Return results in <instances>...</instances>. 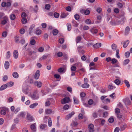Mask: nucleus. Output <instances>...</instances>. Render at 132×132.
<instances>
[{
	"label": "nucleus",
	"instance_id": "nucleus-63",
	"mask_svg": "<svg viewBox=\"0 0 132 132\" xmlns=\"http://www.w3.org/2000/svg\"><path fill=\"white\" fill-rule=\"evenodd\" d=\"M78 119H82L83 118V116L82 114L80 113L78 116Z\"/></svg>",
	"mask_w": 132,
	"mask_h": 132
},
{
	"label": "nucleus",
	"instance_id": "nucleus-50",
	"mask_svg": "<svg viewBox=\"0 0 132 132\" xmlns=\"http://www.w3.org/2000/svg\"><path fill=\"white\" fill-rule=\"evenodd\" d=\"M67 15L65 13H63L61 14L60 17L62 18H64L66 17Z\"/></svg>",
	"mask_w": 132,
	"mask_h": 132
},
{
	"label": "nucleus",
	"instance_id": "nucleus-21",
	"mask_svg": "<svg viewBox=\"0 0 132 132\" xmlns=\"http://www.w3.org/2000/svg\"><path fill=\"white\" fill-rule=\"evenodd\" d=\"M101 46V44L100 43H97L93 45L94 48H98L100 47Z\"/></svg>",
	"mask_w": 132,
	"mask_h": 132
},
{
	"label": "nucleus",
	"instance_id": "nucleus-11",
	"mask_svg": "<svg viewBox=\"0 0 132 132\" xmlns=\"http://www.w3.org/2000/svg\"><path fill=\"white\" fill-rule=\"evenodd\" d=\"M75 113L74 112L72 111L71 112V113H70L69 114L67 115L66 117L65 118V119L68 120L72 116L75 114Z\"/></svg>",
	"mask_w": 132,
	"mask_h": 132
},
{
	"label": "nucleus",
	"instance_id": "nucleus-18",
	"mask_svg": "<svg viewBox=\"0 0 132 132\" xmlns=\"http://www.w3.org/2000/svg\"><path fill=\"white\" fill-rule=\"evenodd\" d=\"M10 64L9 62L7 61H6L4 64V67L5 69H8L9 67Z\"/></svg>",
	"mask_w": 132,
	"mask_h": 132
},
{
	"label": "nucleus",
	"instance_id": "nucleus-13",
	"mask_svg": "<svg viewBox=\"0 0 132 132\" xmlns=\"http://www.w3.org/2000/svg\"><path fill=\"white\" fill-rule=\"evenodd\" d=\"M36 123H34L32 124L30 126V128L32 131V132L35 131L36 130Z\"/></svg>",
	"mask_w": 132,
	"mask_h": 132
},
{
	"label": "nucleus",
	"instance_id": "nucleus-58",
	"mask_svg": "<svg viewBox=\"0 0 132 132\" xmlns=\"http://www.w3.org/2000/svg\"><path fill=\"white\" fill-rule=\"evenodd\" d=\"M7 35V32L6 31L3 32L2 34V36L4 37H5Z\"/></svg>",
	"mask_w": 132,
	"mask_h": 132
},
{
	"label": "nucleus",
	"instance_id": "nucleus-34",
	"mask_svg": "<svg viewBox=\"0 0 132 132\" xmlns=\"http://www.w3.org/2000/svg\"><path fill=\"white\" fill-rule=\"evenodd\" d=\"M58 33V31L57 29H54L53 31V34L54 35H56Z\"/></svg>",
	"mask_w": 132,
	"mask_h": 132
},
{
	"label": "nucleus",
	"instance_id": "nucleus-27",
	"mask_svg": "<svg viewBox=\"0 0 132 132\" xmlns=\"http://www.w3.org/2000/svg\"><path fill=\"white\" fill-rule=\"evenodd\" d=\"M47 127V125L45 124H41L40 125V129L43 130L45 129Z\"/></svg>",
	"mask_w": 132,
	"mask_h": 132
},
{
	"label": "nucleus",
	"instance_id": "nucleus-26",
	"mask_svg": "<svg viewBox=\"0 0 132 132\" xmlns=\"http://www.w3.org/2000/svg\"><path fill=\"white\" fill-rule=\"evenodd\" d=\"M13 77L15 78H17L19 77V75L16 72H14L12 74Z\"/></svg>",
	"mask_w": 132,
	"mask_h": 132
},
{
	"label": "nucleus",
	"instance_id": "nucleus-20",
	"mask_svg": "<svg viewBox=\"0 0 132 132\" xmlns=\"http://www.w3.org/2000/svg\"><path fill=\"white\" fill-rule=\"evenodd\" d=\"M130 31V29L129 27L127 26L126 27L125 29V34L126 35H128Z\"/></svg>",
	"mask_w": 132,
	"mask_h": 132
},
{
	"label": "nucleus",
	"instance_id": "nucleus-39",
	"mask_svg": "<svg viewBox=\"0 0 132 132\" xmlns=\"http://www.w3.org/2000/svg\"><path fill=\"white\" fill-rule=\"evenodd\" d=\"M126 126V124H125L121 126L120 128V131H122L125 129Z\"/></svg>",
	"mask_w": 132,
	"mask_h": 132
},
{
	"label": "nucleus",
	"instance_id": "nucleus-35",
	"mask_svg": "<svg viewBox=\"0 0 132 132\" xmlns=\"http://www.w3.org/2000/svg\"><path fill=\"white\" fill-rule=\"evenodd\" d=\"M10 18L11 20H13L15 18V16L14 14H11L10 16Z\"/></svg>",
	"mask_w": 132,
	"mask_h": 132
},
{
	"label": "nucleus",
	"instance_id": "nucleus-54",
	"mask_svg": "<svg viewBox=\"0 0 132 132\" xmlns=\"http://www.w3.org/2000/svg\"><path fill=\"white\" fill-rule=\"evenodd\" d=\"M69 105L66 104L63 107V109L65 110H68L69 108Z\"/></svg>",
	"mask_w": 132,
	"mask_h": 132
},
{
	"label": "nucleus",
	"instance_id": "nucleus-47",
	"mask_svg": "<svg viewBox=\"0 0 132 132\" xmlns=\"http://www.w3.org/2000/svg\"><path fill=\"white\" fill-rule=\"evenodd\" d=\"M116 88V87L113 86L112 85H109L108 86V88L109 89H113Z\"/></svg>",
	"mask_w": 132,
	"mask_h": 132
},
{
	"label": "nucleus",
	"instance_id": "nucleus-64",
	"mask_svg": "<svg viewBox=\"0 0 132 132\" xmlns=\"http://www.w3.org/2000/svg\"><path fill=\"white\" fill-rule=\"evenodd\" d=\"M41 31L40 30H37L36 31V34L39 35L41 34Z\"/></svg>",
	"mask_w": 132,
	"mask_h": 132
},
{
	"label": "nucleus",
	"instance_id": "nucleus-44",
	"mask_svg": "<svg viewBox=\"0 0 132 132\" xmlns=\"http://www.w3.org/2000/svg\"><path fill=\"white\" fill-rule=\"evenodd\" d=\"M120 112V110L118 108H116L115 109V112L116 114H119Z\"/></svg>",
	"mask_w": 132,
	"mask_h": 132
},
{
	"label": "nucleus",
	"instance_id": "nucleus-2",
	"mask_svg": "<svg viewBox=\"0 0 132 132\" xmlns=\"http://www.w3.org/2000/svg\"><path fill=\"white\" fill-rule=\"evenodd\" d=\"M31 97L33 100H37L39 98V95L37 94L36 91L33 94L31 95Z\"/></svg>",
	"mask_w": 132,
	"mask_h": 132
},
{
	"label": "nucleus",
	"instance_id": "nucleus-8",
	"mask_svg": "<svg viewBox=\"0 0 132 132\" xmlns=\"http://www.w3.org/2000/svg\"><path fill=\"white\" fill-rule=\"evenodd\" d=\"M40 72L39 70H37L36 72L34 75V78L36 80L38 79L40 76Z\"/></svg>",
	"mask_w": 132,
	"mask_h": 132
},
{
	"label": "nucleus",
	"instance_id": "nucleus-6",
	"mask_svg": "<svg viewBox=\"0 0 132 132\" xmlns=\"http://www.w3.org/2000/svg\"><path fill=\"white\" fill-rule=\"evenodd\" d=\"M35 25L34 24H32L30 27L29 31L30 35H32L34 31V29L35 28Z\"/></svg>",
	"mask_w": 132,
	"mask_h": 132
},
{
	"label": "nucleus",
	"instance_id": "nucleus-29",
	"mask_svg": "<svg viewBox=\"0 0 132 132\" xmlns=\"http://www.w3.org/2000/svg\"><path fill=\"white\" fill-rule=\"evenodd\" d=\"M74 104H77L79 103V101L77 98L75 96L73 98Z\"/></svg>",
	"mask_w": 132,
	"mask_h": 132
},
{
	"label": "nucleus",
	"instance_id": "nucleus-49",
	"mask_svg": "<svg viewBox=\"0 0 132 132\" xmlns=\"http://www.w3.org/2000/svg\"><path fill=\"white\" fill-rule=\"evenodd\" d=\"M25 113L24 112H21L19 114V116L21 117H24L25 116Z\"/></svg>",
	"mask_w": 132,
	"mask_h": 132
},
{
	"label": "nucleus",
	"instance_id": "nucleus-5",
	"mask_svg": "<svg viewBox=\"0 0 132 132\" xmlns=\"http://www.w3.org/2000/svg\"><path fill=\"white\" fill-rule=\"evenodd\" d=\"M29 86H27L23 87L22 89V91L25 94H27L29 92Z\"/></svg>",
	"mask_w": 132,
	"mask_h": 132
},
{
	"label": "nucleus",
	"instance_id": "nucleus-17",
	"mask_svg": "<svg viewBox=\"0 0 132 132\" xmlns=\"http://www.w3.org/2000/svg\"><path fill=\"white\" fill-rule=\"evenodd\" d=\"M38 105V103L36 102L30 105L29 107L31 109H34Z\"/></svg>",
	"mask_w": 132,
	"mask_h": 132
},
{
	"label": "nucleus",
	"instance_id": "nucleus-32",
	"mask_svg": "<svg viewBox=\"0 0 132 132\" xmlns=\"http://www.w3.org/2000/svg\"><path fill=\"white\" fill-rule=\"evenodd\" d=\"M5 19L3 20L1 22V24L4 25L6 24L7 22V17H5Z\"/></svg>",
	"mask_w": 132,
	"mask_h": 132
},
{
	"label": "nucleus",
	"instance_id": "nucleus-41",
	"mask_svg": "<svg viewBox=\"0 0 132 132\" xmlns=\"http://www.w3.org/2000/svg\"><path fill=\"white\" fill-rule=\"evenodd\" d=\"M50 104L51 103L49 101L47 100L46 101L45 103V106H50Z\"/></svg>",
	"mask_w": 132,
	"mask_h": 132
},
{
	"label": "nucleus",
	"instance_id": "nucleus-30",
	"mask_svg": "<svg viewBox=\"0 0 132 132\" xmlns=\"http://www.w3.org/2000/svg\"><path fill=\"white\" fill-rule=\"evenodd\" d=\"M111 47L112 49L114 51L117 50V47L116 45L114 44H112Z\"/></svg>",
	"mask_w": 132,
	"mask_h": 132
},
{
	"label": "nucleus",
	"instance_id": "nucleus-19",
	"mask_svg": "<svg viewBox=\"0 0 132 132\" xmlns=\"http://www.w3.org/2000/svg\"><path fill=\"white\" fill-rule=\"evenodd\" d=\"M129 43V40H127L125 42L123 43V47L124 48H126L127 47Z\"/></svg>",
	"mask_w": 132,
	"mask_h": 132
},
{
	"label": "nucleus",
	"instance_id": "nucleus-22",
	"mask_svg": "<svg viewBox=\"0 0 132 132\" xmlns=\"http://www.w3.org/2000/svg\"><path fill=\"white\" fill-rule=\"evenodd\" d=\"M27 116L28 120L30 121H32L33 120L32 117L29 114L27 113Z\"/></svg>",
	"mask_w": 132,
	"mask_h": 132
},
{
	"label": "nucleus",
	"instance_id": "nucleus-36",
	"mask_svg": "<svg viewBox=\"0 0 132 132\" xmlns=\"http://www.w3.org/2000/svg\"><path fill=\"white\" fill-rule=\"evenodd\" d=\"M116 57L118 59H119L120 58L119 51L118 49L116 51Z\"/></svg>",
	"mask_w": 132,
	"mask_h": 132
},
{
	"label": "nucleus",
	"instance_id": "nucleus-10",
	"mask_svg": "<svg viewBox=\"0 0 132 132\" xmlns=\"http://www.w3.org/2000/svg\"><path fill=\"white\" fill-rule=\"evenodd\" d=\"M89 131V132H93L94 131V125L93 124H90L88 126Z\"/></svg>",
	"mask_w": 132,
	"mask_h": 132
},
{
	"label": "nucleus",
	"instance_id": "nucleus-23",
	"mask_svg": "<svg viewBox=\"0 0 132 132\" xmlns=\"http://www.w3.org/2000/svg\"><path fill=\"white\" fill-rule=\"evenodd\" d=\"M67 27V30L68 31H70L71 29V26L70 23H68L66 24Z\"/></svg>",
	"mask_w": 132,
	"mask_h": 132
},
{
	"label": "nucleus",
	"instance_id": "nucleus-4",
	"mask_svg": "<svg viewBox=\"0 0 132 132\" xmlns=\"http://www.w3.org/2000/svg\"><path fill=\"white\" fill-rule=\"evenodd\" d=\"M70 100V99L69 97H66L62 100L61 103L62 104L68 103L69 102Z\"/></svg>",
	"mask_w": 132,
	"mask_h": 132
},
{
	"label": "nucleus",
	"instance_id": "nucleus-57",
	"mask_svg": "<svg viewBox=\"0 0 132 132\" xmlns=\"http://www.w3.org/2000/svg\"><path fill=\"white\" fill-rule=\"evenodd\" d=\"M15 38V40L16 43H19V37H16Z\"/></svg>",
	"mask_w": 132,
	"mask_h": 132
},
{
	"label": "nucleus",
	"instance_id": "nucleus-55",
	"mask_svg": "<svg viewBox=\"0 0 132 132\" xmlns=\"http://www.w3.org/2000/svg\"><path fill=\"white\" fill-rule=\"evenodd\" d=\"M44 50V48L43 47H39L38 49V51L40 52H43Z\"/></svg>",
	"mask_w": 132,
	"mask_h": 132
},
{
	"label": "nucleus",
	"instance_id": "nucleus-7",
	"mask_svg": "<svg viewBox=\"0 0 132 132\" xmlns=\"http://www.w3.org/2000/svg\"><path fill=\"white\" fill-rule=\"evenodd\" d=\"M34 84L36 86H37L38 88H40L42 85V83L40 81H35L34 82Z\"/></svg>",
	"mask_w": 132,
	"mask_h": 132
},
{
	"label": "nucleus",
	"instance_id": "nucleus-46",
	"mask_svg": "<svg viewBox=\"0 0 132 132\" xmlns=\"http://www.w3.org/2000/svg\"><path fill=\"white\" fill-rule=\"evenodd\" d=\"M23 24H24L27 22V20L26 18H23L21 20Z\"/></svg>",
	"mask_w": 132,
	"mask_h": 132
},
{
	"label": "nucleus",
	"instance_id": "nucleus-61",
	"mask_svg": "<svg viewBox=\"0 0 132 132\" xmlns=\"http://www.w3.org/2000/svg\"><path fill=\"white\" fill-rule=\"evenodd\" d=\"M25 30L23 29H21L20 30V33L21 34H24L25 33Z\"/></svg>",
	"mask_w": 132,
	"mask_h": 132
},
{
	"label": "nucleus",
	"instance_id": "nucleus-62",
	"mask_svg": "<svg viewBox=\"0 0 132 132\" xmlns=\"http://www.w3.org/2000/svg\"><path fill=\"white\" fill-rule=\"evenodd\" d=\"M8 86L9 87L12 86L14 84V83L13 82H10L7 83Z\"/></svg>",
	"mask_w": 132,
	"mask_h": 132
},
{
	"label": "nucleus",
	"instance_id": "nucleus-1",
	"mask_svg": "<svg viewBox=\"0 0 132 132\" xmlns=\"http://www.w3.org/2000/svg\"><path fill=\"white\" fill-rule=\"evenodd\" d=\"M76 66L77 67H78V68H80L82 66L81 64L80 63H77L73 65H72L71 67V71H75L76 70L77 68Z\"/></svg>",
	"mask_w": 132,
	"mask_h": 132
},
{
	"label": "nucleus",
	"instance_id": "nucleus-43",
	"mask_svg": "<svg viewBox=\"0 0 132 132\" xmlns=\"http://www.w3.org/2000/svg\"><path fill=\"white\" fill-rule=\"evenodd\" d=\"M21 16L22 19L26 18L27 16V14L23 12L22 13Z\"/></svg>",
	"mask_w": 132,
	"mask_h": 132
},
{
	"label": "nucleus",
	"instance_id": "nucleus-38",
	"mask_svg": "<svg viewBox=\"0 0 132 132\" xmlns=\"http://www.w3.org/2000/svg\"><path fill=\"white\" fill-rule=\"evenodd\" d=\"M52 122L51 119V118L49 117L48 119V125L49 127H50L52 126Z\"/></svg>",
	"mask_w": 132,
	"mask_h": 132
},
{
	"label": "nucleus",
	"instance_id": "nucleus-60",
	"mask_svg": "<svg viewBox=\"0 0 132 132\" xmlns=\"http://www.w3.org/2000/svg\"><path fill=\"white\" fill-rule=\"evenodd\" d=\"M11 56L10 52L9 51H8L6 53V57L7 58H9Z\"/></svg>",
	"mask_w": 132,
	"mask_h": 132
},
{
	"label": "nucleus",
	"instance_id": "nucleus-40",
	"mask_svg": "<svg viewBox=\"0 0 132 132\" xmlns=\"http://www.w3.org/2000/svg\"><path fill=\"white\" fill-rule=\"evenodd\" d=\"M118 62L117 60L115 58L112 59L111 60V62L112 64H115Z\"/></svg>",
	"mask_w": 132,
	"mask_h": 132
},
{
	"label": "nucleus",
	"instance_id": "nucleus-45",
	"mask_svg": "<svg viewBox=\"0 0 132 132\" xmlns=\"http://www.w3.org/2000/svg\"><path fill=\"white\" fill-rule=\"evenodd\" d=\"M50 7L51 6L49 4H47L45 5V8L46 10H49Z\"/></svg>",
	"mask_w": 132,
	"mask_h": 132
},
{
	"label": "nucleus",
	"instance_id": "nucleus-15",
	"mask_svg": "<svg viewBox=\"0 0 132 132\" xmlns=\"http://www.w3.org/2000/svg\"><path fill=\"white\" fill-rule=\"evenodd\" d=\"M7 109L6 108H4V109L1 110V114L2 115H5L6 113V111L7 110Z\"/></svg>",
	"mask_w": 132,
	"mask_h": 132
},
{
	"label": "nucleus",
	"instance_id": "nucleus-16",
	"mask_svg": "<svg viewBox=\"0 0 132 132\" xmlns=\"http://www.w3.org/2000/svg\"><path fill=\"white\" fill-rule=\"evenodd\" d=\"M91 32L93 34H96L98 32V30L95 28H93L90 30Z\"/></svg>",
	"mask_w": 132,
	"mask_h": 132
},
{
	"label": "nucleus",
	"instance_id": "nucleus-42",
	"mask_svg": "<svg viewBox=\"0 0 132 132\" xmlns=\"http://www.w3.org/2000/svg\"><path fill=\"white\" fill-rule=\"evenodd\" d=\"M36 43L35 40L34 39H31L30 42V44L32 45H34Z\"/></svg>",
	"mask_w": 132,
	"mask_h": 132
},
{
	"label": "nucleus",
	"instance_id": "nucleus-48",
	"mask_svg": "<svg viewBox=\"0 0 132 132\" xmlns=\"http://www.w3.org/2000/svg\"><path fill=\"white\" fill-rule=\"evenodd\" d=\"M125 55L126 58H128L130 55V53L129 52H127L125 53Z\"/></svg>",
	"mask_w": 132,
	"mask_h": 132
},
{
	"label": "nucleus",
	"instance_id": "nucleus-9",
	"mask_svg": "<svg viewBox=\"0 0 132 132\" xmlns=\"http://www.w3.org/2000/svg\"><path fill=\"white\" fill-rule=\"evenodd\" d=\"M82 47L81 46H79L78 47L77 50L79 53L80 54H84L85 52L84 50H82Z\"/></svg>",
	"mask_w": 132,
	"mask_h": 132
},
{
	"label": "nucleus",
	"instance_id": "nucleus-51",
	"mask_svg": "<svg viewBox=\"0 0 132 132\" xmlns=\"http://www.w3.org/2000/svg\"><path fill=\"white\" fill-rule=\"evenodd\" d=\"M59 42L60 44H62L64 42V39L63 38H61L59 40Z\"/></svg>",
	"mask_w": 132,
	"mask_h": 132
},
{
	"label": "nucleus",
	"instance_id": "nucleus-28",
	"mask_svg": "<svg viewBox=\"0 0 132 132\" xmlns=\"http://www.w3.org/2000/svg\"><path fill=\"white\" fill-rule=\"evenodd\" d=\"M124 82L128 88H129L130 85L129 81L128 80H124Z\"/></svg>",
	"mask_w": 132,
	"mask_h": 132
},
{
	"label": "nucleus",
	"instance_id": "nucleus-53",
	"mask_svg": "<svg viewBox=\"0 0 132 132\" xmlns=\"http://www.w3.org/2000/svg\"><path fill=\"white\" fill-rule=\"evenodd\" d=\"M85 22L87 24H91L93 23H91V20L89 19H88L86 20Z\"/></svg>",
	"mask_w": 132,
	"mask_h": 132
},
{
	"label": "nucleus",
	"instance_id": "nucleus-59",
	"mask_svg": "<svg viewBox=\"0 0 132 132\" xmlns=\"http://www.w3.org/2000/svg\"><path fill=\"white\" fill-rule=\"evenodd\" d=\"M110 97L113 98L114 99L116 98L115 94V93H113L112 94L110 95L109 96Z\"/></svg>",
	"mask_w": 132,
	"mask_h": 132
},
{
	"label": "nucleus",
	"instance_id": "nucleus-37",
	"mask_svg": "<svg viewBox=\"0 0 132 132\" xmlns=\"http://www.w3.org/2000/svg\"><path fill=\"white\" fill-rule=\"evenodd\" d=\"M129 61L130 60L129 59H127L124 60L123 64L124 65H126L127 64Z\"/></svg>",
	"mask_w": 132,
	"mask_h": 132
},
{
	"label": "nucleus",
	"instance_id": "nucleus-56",
	"mask_svg": "<svg viewBox=\"0 0 132 132\" xmlns=\"http://www.w3.org/2000/svg\"><path fill=\"white\" fill-rule=\"evenodd\" d=\"M57 55L58 57H61L62 56L63 54L62 52H59L57 53Z\"/></svg>",
	"mask_w": 132,
	"mask_h": 132
},
{
	"label": "nucleus",
	"instance_id": "nucleus-3",
	"mask_svg": "<svg viewBox=\"0 0 132 132\" xmlns=\"http://www.w3.org/2000/svg\"><path fill=\"white\" fill-rule=\"evenodd\" d=\"M94 101L93 100L90 99H89L88 102V103L87 104L86 103H84V105L86 107L88 108H90V105H91L93 104Z\"/></svg>",
	"mask_w": 132,
	"mask_h": 132
},
{
	"label": "nucleus",
	"instance_id": "nucleus-14",
	"mask_svg": "<svg viewBox=\"0 0 132 132\" xmlns=\"http://www.w3.org/2000/svg\"><path fill=\"white\" fill-rule=\"evenodd\" d=\"M53 111L51 109H46L45 110V113L47 115L52 113Z\"/></svg>",
	"mask_w": 132,
	"mask_h": 132
},
{
	"label": "nucleus",
	"instance_id": "nucleus-12",
	"mask_svg": "<svg viewBox=\"0 0 132 132\" xmlns=\"http://www.w3.org/2000/svg\"><path fill=\"white\" fill-rule=\"evenodd\" d=\"M13 57L15 59H17L18 56V53L17 51L15 50L13 53Z\"/></svg>",
	"mask_w": 132,
	"mask_h": 132
},
{
	"label": "nucleus",
	"instance_id": "nucleus-31",
	"mask_svg": "<svg viewBox=\"0 0 132 132\" xmlns=\"http://www.w3.org/2000/svg\"><path fill=\"white\" fill-rule=\"evenodd\" d=\"M81 40V37L80 36H77L76 39V42L77 43H79Z\"/></svg>",
	"mask_w": 132,
	"mask_h": 132
},
{
	"label": "nucleus",
	"instance_id": "nucleus-52",
	"mask_svg": "<svg viewBox=\"0 0 132 132\" xmlns=\"http://www.w3.org/2000/svg\"><path fill=\"white\" fill-rule=\"evenodd\" d=\"M47 57V56L46 55H43L42 57L39 59L40 60H42L45 59Z\"/></svg>",
	"mask_w": 132,
	"mask_h": 132
},
{
	"label": "nucleus",
	"instance_id": "nucleus-25",
	"mask_svg": "<svg viewBox=\"0 0 132 132\" xmlns=\"http://www.w3.org/2000/svg\"><path fill=\"white\" fill-rule=\"evenodd\" d=\"M7 87V85L5 84L2 85L0 88V90H2L5 89Z\"/></svg>",
	"mask_w": 132,
	"mask_h": 132
},
{
	"label": "nucleus",
	"instance_id": "nucleus-24",
	"mask_svg": "<svg viewBox=\"0 0 132 132\" xmlns=\"http://www.w3.org/2000/svg\"><path fill=\"white\" fill-rule=\"evenodd\" d=\"M89 85L87 83L83 84L81 85V87L83 88H87L89 87Z\"/></svg>",
	"mask_w": 132,
	"mask_h": 132
},
{
	"label": "nucleus",
	"instance_id": "nucleus-33",
	"mask_svg": "<svg viewBox=\"0 0 132 132\" xmlns=\"http://www.w3.org/2000/svg\"><path fill=\"white\" fill-rule=\"evenodd\" d=\"M114 82L117 85H119L121 81L118 79H116L114 80Z\"/></svg>",
	"mask_w": 132,
	"mask_h": 132
}]
</instances>
